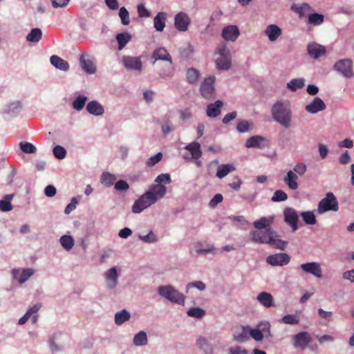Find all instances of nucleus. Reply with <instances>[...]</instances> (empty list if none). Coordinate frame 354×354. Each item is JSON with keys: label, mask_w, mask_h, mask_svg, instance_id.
Masks as SVG:
<instances>
[{"label": "nucleus", "mask_w": 354, "mask_h": 354, "mask_svg": "<svg viewBox=\"0 0 354 354\" xmlns=\"http://www.w3.org/2000/svg\"><path fill=\"white\" fill-rule=\"evenodd\" d=\"M250 124L248 121L242 120L237 124L236 129L240 133L247 132L250 129Z\"/></svg>", "instance_id": "nucleus-57"}, {"label": "nucleus", "mask_w": 354, "mask_h": 354, "mask_svg": "<svg viewBox=\"0 0 354 354\" xmlns=\"http://www.w3.org/2000/svg\"><path fill=\"white\" fill-rule=\"evenodd\" d=\"M272 232L273 230L271 228H268L263 231L252 230L250 232V234L252 240L254 242L259 243H267Z\"/></svg>", "instance_id": "nucleus-14"}, {"label": "nucleus", "mask_w": 354, "mask_h": 354, "mask_svg": "<svg viewBox=\"0 0 354 354\" xmlns=\"http://www.w3.org/2000/svg\"><path fill=\"white\" fill-rule=\"evenodd\" d=\"M129 186L128 183L123 180H120L115 183V189L118 191H126L129 189Z\"/></svg>", "instance_id": "nucleus-63"}, {"label": "nucleus", "mask_w": 354, "mask_h": 354, "mask_svg": "<svg viewBox=\"0 0 354 354\" xmlns=\"http://www.w3.org/2000/svg\"><path fill=\"white\" fill-rule=\"evenodd\" d=\"M287 242L282 241L278 238L277 234L275 232L273 231L270 237L269 238V240L267 243V244H269L270 246L279 249V250H284L286 247Z\"/></svg>", "instance_id": "nucleus-29"}, {"label": "nucleus", "mask_w": 354, "mask_h": 354, "mask_svg": "<svg viewBox=\"0 0 354 354\" xmlns=\"http://www.w3.org/2000/svg\"><path fill=\"white\" fill-rule=\"evenodd\" d=\"M149 192H153V194L157 197V199L158 198H162L167 192V188L165 186L162 185H154L151 187V190Z\"/></svg>", "instance_id": "nucleus-44"}, {"label": "nucleus", "mask_w": 354, "mask_h": 354, "mask_svg": "<svg viewBox=\"0 0 354 354\" xmlns=\"http://www.w3.org/2000/svg\"><path fill=\"white\" fill-rule=\"evenodd\" d=\"M156 201L157 197L153 194V192H147L134 202L132 206V212L135 214H139Z\"/></svg>", "instance_id": "nucleus-3"}, {"label": "nucleus", "mask_w": 354, "mask_h": 354, "mask_svg": "<svg viewBox=\"0 0 354 354\" xmlns=\"http://www.w3.org/2000/svg\"><path fill=\"white\" fill-rule=\"evenodd\" d=\"M200 77V73L198 70L194 68H189L186 72L187 82L192 84H196L198 82Z\"/></svg>", "instance_id": "nucleus-37"}, {"label": "nucleus", "mask_w": 354, "mask_h": 354, "mask_svg": "<svg viewBox=\"0 0 354 354\" xmlns=\"http://www.w3.org/2000/svg\"><path fill=\"white\" fill-rule=\"evenodd\" d=\"M270 324L268 323L261 324L257 328H250V336L256 341H261L263 338V331L267 328L269 329Z\"/></svg>", "instance_id": "nucleus-26"}, {"label": "nucleus", "mask_w": 354, "mask_h": 354, "mask_svg": "<svg viewBox=\"0 0 354 354\" xmlns=\"http://www.w3.org/2000/svg\"><path fill=\"white\" fill-rule=\"evenodd\" d=\"M310 335L306 331L300 332L292 338V344L297 348L304 349L311 342Z\"/></svg>", "instance_id": "nucleus-10"}, {"label": "nucleus", "mask_w": 354, "mask_h": 354, "mask_svg": "<svg viewBox=\"0 0 354 354\" xmlns=\"http://www.w3.org/2000/svg\"><path fill=\"white\" fill-rule=\"evenodd\" d=\"M326 109V104L319 97H315L310 104L306 106V110L310 113H316Z\"/></svg>", "instance_id": "nucleus-20"}, {"label": "nucleus", "mask_w": 354, "mask_h": 354, "mask_svg": "<svg viewBox=\"0 0 354 354\" xmlns=\"http://www.w3.org/2000/svg\"><path fill=\"white\" fill-rule=\"evenodd\" d=\"M138 13L140 17H149L151 15L150 11L142 3L138 6Z\"/></svg>", "instance_id": "nucleus-59"}, {"label": "nucleus", "mask_w": 354, "mask_h": 354, "mask_svg": "<svg viewBox=\"0 0 354 354\" xmlns=\"http://www.w3.org/2000/svg\"><path fill=\"white\" fill-rule=\"evenodd\" d=\"M104 277L106 281V285L109 288H113L116 286L118 283V274L117 272L116 268L113 267L108 270L105 274Z\"/></svg>", "instance_id": "nucleus-21"}, {"label": "nucleus", "mask_w": 354, "mask_h": 354, "mask_svg": "<svg viewBox=\"0 0 354 354\" xmlns=\"http://www.w3.org/2000/svg\"><path fill=\"white\" fill-rule=\"evenodd\" d=\"M151 59H153V64H154L155 62L158 60L168 61L169 64L167 67V69L165 70L163 73H160L159 75L160 77L164 78L171 75L170 68L172 64L171 57L165 48L160 47L154 50L151 55Z\"/></svg>", "instance_id": "nucleus-5"}, {"label": "nucleus", "mask_w": 354, "mask_h": 354, "mask_svg": "<svg viewBox=\"0 0 354 354\" xmlns=\"http://www.w3.org/2000/svg\"><path fill=\"white\" fill-rule=\"evenodd\" d=\"M272 118L284 128H289L291 125L292 114L290 104L288 102L279 101L276 102L271 109Z\"/></svg>", "instance_id": "nucleus-1"}, {"label": "nucleus", "mask_w": 354, "mask_h": 354, "mask_svg": "<svg viewBox=\"0 0 354 354\" xmlns=\"http://www.w3.org/2000/svg\"><path fill=\"white\" fill-rule=\"evenodd\" d=\"M53 154L58 159H63L66 155V149L59 145H57L53 148Z\"/></svg>", "instance_id": "nucleus-54"}, {"label": "nucleus", "mask_w": 354, "mask_h": 354, "mask_svg": "<svg viewBox=\"0 0 354 354\" xmlns=\"http://www.w3.org/2000/svg\"><path fill=\"white\" fill-rule=\"evenodd\" d=\"M334 68L346 77H351L353 75L352 61L351 59H345L339 60L335 63Z\"/></svg>", "instance_id": "nucleus-11"}, {"label": "nucleus", "mask_w": 354, "mask_h": 354, "mask_svg": "<svg viewBox=\"0 0 354 354\" xmlns=\"http://www.w3.org/2000/svg\"><path fill=\"white\" fill-rule=\"evenodd\" d=\"M284 218L286 223L290 225L293 231H296L298 228V214L295 209L291 207H287L283 211Z\"/></svg>", "instance_id": "nucleus-17"}, {"label": "nucleus", "mask_w": 354, "mask_h": 354, "mask_svg": "<svg viewBox=\"0 0 354 354\" xmlns=\"http://www.w3.org/2000/svg\"><path fill=\"white\" fill-rule=\"evenodd\" d=\"M13 194H7L4 196L3 200L0 201V210L2 212H9L12 209L11 201L13 198Z\"/></svg>", "instance_id": "nucleus-38"}, {"label": "nucleus", "mask_w": 354, "mask_h": 354, "mask_svg": "<svg viewBox=\"0 0 354 354\" xmlns=\"http://www.w3.org/2000/svg\"><path fill=\"white\" fill-rule=\"evenodd\" d=\"M87 100V97L84 95H79L73 102V107L74 109L77 111H81Z\"/></svg>", "instance_id": "nucleus-50"}, {"label": "nucleus", "mask_w": 354, "mask_h": 354, "mask_svg": "<svg viewBox=\"0 0 354 354\" xmlns=\"http://www.w3.org/2000/svg\"><path fill=\"white\" fill-rule=\"evenodd\" d=\"M338 208L337 198L332 192H328L326 197L319 202L317 211L319 214H323L328 211L337 212Z\"/></svg>", "instance_id": "nucleus-6"}, {"label": "nucleus", "mask_w": 354, "mask_h": 354, "mask_svg": "<svg viewBox=\"0 0 354 354\" xmlns=\"http://www.w3.org/2000/svg\"><path fill=\"white\" fill-rule=\"evenodd\" d=\"M50 62L54 67L61 71H67L70 68L69 64L57 55H52Z\"/></svg>", "instance_id": "nucleus-27"}, {"label": "nucleus", "mask_w": 354, "mask_h": 354, "mask_svg": "<svg viewBox=\"0 0 354 354\" xmlns=\"http://www.w3.org/2000/svg\"><path fill=\"white\" fill-rule=\"evenodd\" d=\"M215 77L214 76H209L205 78L202 83L200 91L202 96L207 100L212 98L214 95V84Z\"/></svg>", "instance_id": "nucleus-8"}, {"label": "nucleus", "mask_w": 354, "mask_h": 354, "mask_svg": "<svg viewBox=\"0 0 354 354\" xmlns=\"http://www.w3.org/2000/svg\"><path fill=\"white\" fill-rule=\"evenodd\" d=\"M162 157V153L159 152L157 154H156L155 156H153L150 157L149 158H148L147 160L146 161V165L150 167H153L161 160Z\"/></svg>", "instance_id": "nucleus-55"}, {"label": "nucleus", "mask_w": 354, "mask_h": 354, "mask_svg": "<svg viewBox=\"0 0 354 354\" xmlns=\"http://www.w3.org/2000/svg\"><path fill=\"white\" fill-rule=\"evenodd\" d=\"M274 217L273 216L268 217H261L259 220L254 221L253 225L258 230H266L270 228V225L274 222Z\"/></svg>", "instance_id": "nucleus-30"}, {"label": "nucleus", "mask_w": 354, "mask_h": 354, "mask_svg": "<svg viewBox=\"0 0 354 354\" xmlns=\"http://www.w3.org/2000/svg\"><path fill=\"white\" fill-rule=\"evenodd\" d=\"M300 215L306 224L314 225L316 223V218L313 212H304Z\"/></svg>", "instance_id": "nucleus-48"}, {"label": "nucleus", "mask_w": 354, "mask_h": 354, "mask_svg": "<svg viewBox=\"0 0 354 354\" xmlns=\"http://www.w3.org/2000/svg\"><path fill=\"white\" fill-rule=\"evenodd\" d=\"M223 197L221 194H216L209 201V205L211 207H215L218 203L223 201Z\"/></svg>", "instance_id": "nucleus-64"}, {"label": "nucleus", "mask_w": 354, "mask_h": 354, "mask_svg": "<svg viewBox=\"0 0 354 354\" xmlns=\"http://www.w3.org/2000/svg\"><path fill=\"white\" fill-rule=\"evenodd\" d=\"M130 317V313L126 310H122L115 313V322L117 325H121L124 322L128 321Z\"/></svg>", "instance_id": "nucleus-39"}, {"label": "nucleus", "mask_w": 354, "mask_h": 354, "mask_svg": "<svg viewBox=\"0 0 354 354\" xmlns=\"http://www.w3.org/2000/svg\"><path fill=\"white\" fill-rule=\"evenodd\" d=\"M119 15L124 25H128L129 24V12L125 8L122 7L120 9Z\"/></svg>", "instance_id": "nucleus-58"}, {"label": "nucleus", "mask_w": 354, "mask_h": 354, "mask_svg": "<svg viewBox=\"0 0 354 354\" xmlns=\"http://www.w3.org/2000/svg\"><path fill=\"white\" fill-rule=\"evenodd\" d=\"M155 181L160 185V183L165 182V183L169 184L171 183V178L169 174H162L158 175Z\"/></svg>", "instance_id": "nucleus-61"}, {"label": "nucleus", "mask_w": 354, "mask_h": 354, "mask_svg": "<svg viewBox=\"0 0 354 354\" xmlns=\"http://www.w3.org/2000/svg\"><path fill=\"white\" fill-rule=\"evenodd\" d=\"M133 344L137 346H145L147 344V336L145 332L140 331L133 337Z\"/></svg>", "instance_id": "nucleus-41"}, {"label": "nucleus", "mask_w": 354, "mask_h": 354, "mask_svg": "<svg viewBox=\"0 0 354 354\" xmlns=\"http://www.w3.org/2000/svg\"><path fill=\"white\" fill-rule=\"evenodd\" d=\"M87 111L94 115H101L104 113V107L97 101H91L86 105Z\"/></svg>", "instance_id": "nucleus-32"}, {"label": "nucleus", "mask_w": 354, "mask_h": 354, "mask_svg": "<svg viewBox=\"0 0 354 354\" xmlns=\"http://www.w3.org/2000/svg\"><path fill=\"white\" fill-rule=\"evenodd\" d=\"M185 149L190 153V156L185 153L183 158L185 160L195 159L198 160L202 156L201 145L197 142H192L185 147Z\"/></svg>", "instance_id": "nucleus-13"}, {"label": "nucleus", "mask_w": 354, "mask_h": 354, "mask_svg": "<svg viewBox=\"0 0 354 354\" xmlns=\"http://www.w3.org/2000/svg\"><path fill=\"white\" fill-rule=\"evenodd\" d=\"M308 24L319 26L324 21V15L318 13L310 14L308 16Z\"/></svg>", "instance_id": "nucleus-49"}, {"label": "nucleus", "mask_w": 354, "mask_h": 354, "mask_svg": "<svg viewBox=\"0 0 354 354\" xmlns=\"http://www.w3.org/2000/svg\"><path fill=\"white\" fill-rule=\"evenodd\" d=\"M265 33L271 41H274L281 35V30L277 25H269L266 28Z\"/></svg>", "instance_id": "nucleus-33"}, {"label": "nucleus", "mask_w": 354, "mask_h": 354, "mask_svg": "<svg viewBox=\"0 0 354 354\" xmlns=\"http://www.w3.org/2000/svg\"><path fill=\"white\" fill-rule=\"evenodd\" d=\"M304 80L301 78L293 79L288 83L287 87L292 91H295L299 88L304 87Z\"/></svg>", "instance_id": "nucleus-46"}, {"label": "nucleus", "mask_w": 354, "mask_h": 354, "mask_svg": "<svg viewBox=\"0 0 354 354\" xmlns=\"http://www.w3.org/2000/svg\"><path fill=\"white\" fill-rule=\"evenodd\" d=\"M33 274L34 271L31 268L23 270L21 274L19 269L12 270V275L14 279H18L19 283L21 284L26 281Z\"/></svg>", "instance_id": "nucleus-23"}, {"label": "nucleus", "mask_w": 354, "mask_h": 354, "mask_svg": "<svg viewBox=\"0 0 354 354\" xmlns=\"http://www.w3.org/2000/svg\"><path fill=\"white\" fill-rule=\"evenodd\" d=\"M187 315L189 316V317H196V318H202L205 315V311L201 308H191L188 311H187Z\"/></svg>", "instance_id": "nucleus-51"}, {"label": "nucleus", "mask_w": 354, "mask_h": 354, "mask_svg": "<svg viewBox=\"0 0 354 354\" xmlns=\"http://www.w3.org/2000/svg\"><path fill=\"white\" fill-rule=\"evenodd\" d=\"M42 37V32L38 28H32L26 36V39L31 42H38Z\"/></svg>", "instance_id": "nucleus-40"}, {"label": "nucleus", "mask_w": 354, "mask_h": 354, "mask_svg": "<svg viewBox=\"0 0 354 354\" xmlns=\"http://www.w3.org/2000/svg\"><path fill=\"white\" fill-rule=\"evenodd\" d=\"M115 180V176L108 172H104L101 176V183L106 187L113 185Z\"/></svg>", "instance_id": "nucleus-45"}, {"label": "nucleus", "mask_w": 354, "mask_h": 354, "mask_svg": "<svg viewBox=\"0 0 354 354\" xmlns=\"http://www.w3.org/2000/svg\"><path fill=\"white\" fill-rule=\"evenodd\" d=\"M190 24L191 19L185 12H180L175 16L174 26L178 31H187Z\"/></svg>", "instance_id": "nucleus-12"}, {"label": "nucleus", "mask_w": 354, "mask_h": 354, "mask_svg": "<svg viewBox=\"0 0 354 354\" xmlns=\"http://www.w3.org/2000/svg\"><path fill=\"white\" fill-rule=\"evenodd\" d=\"M139 239L146 243H154L157 241L156 235L153 234V232H150L146 236H140Z\"/></svg>", "instance_id": "nucleus-62"}, {"label": "nucleus", "mask_w": 354, "mask_h": 354, "mask_svg": "<svg viewBox=\"0 0 354 354\" xmlns=\"http://www.w3.org/2000/svg\"><path fill=\"white\" fill-rule=\"evenodd\" d=\"M258 301L266 308L274 306V301L270 293L266 292H260L257 297Z\"/></svg>", "instance_id": "nucleus-25"}, {"label": "nucleus", "mask_w": 354, "mask_h": 354, "mask_svg": "<svg viewBox=\"0 0 354 354\" xmlns=\"http://www.w3.org/2000/svg\"><path fill=\"white\" fill-rule=\"evenodd\" d=\"M62 246L66 250H71L74 245V240L71 236L64 235L59 239Z\"/></svg>", "instance_id": "nucleus-43"}, {"label": "nucleus", "mask_w": 354, "mask_h": 354, "mask_svg": "<svg viewBox=\"0 0 354 354\" xmlns=\"http://www.w3.org/2000/svg\"><path fill=\"white\" fill-rule=\"evenodd\" d=\"M80 64L83 71L88 74H93L96 72L94 57L88 53L84 52L80 55Z\"/></svg>", "instance_id": "nucleus-7"}, {"label": "nucleus", "mask_w": 354, "mask_h": 354, "mask_svg": "<svg viewBox=\"0 0 354 354\" xmlns=\"http://www.w3.org/2000/svg\"><path fill=\"white\" fill-rule=\"evenodd\" d=\"M281 321L287 324H297L299 323V319L295 315H286L282 317Z\"/></svg>", "instance_id": "nucleus-56"}, {"label": "nucleus", "mask_w": 354, "mask_h": 354, "mask_svg": "<svg viewBox=\"0 0 354 354\" xmlns=\"http://www.w3.org/2000/svg\"><path fill=\"white\" fill-rule=\"evenodd\" d=\"M293 171L300 176L304 175L306 171V165L304 163H297L294 167Z\"/></svg>", "instance_id": "nucleus-60"}, {"label": "nucleus", "mask_w": 354, "mask_h": 354, "mask_svg": "<svg viewBox=\"0 0 354 354\" xmlns=\"http://www.w3.org/2000/svg\"><path fill=\"white\" fill-rule=\"evenodd\" d=\"M216 54L218 57L215 62L218 69L227 71L232 66V56L230 50L224 43L216 47Z\"/></svg>", "instance_id": "nucleus-2"}, {"label": "nucleus", "mask_w": 354, "mask_h": 354, "mask_svg": "<svg viewBox=\"0 0 354 354\" xmlns=\"http://www.w3.org/2000/svg\"><path fill=\"white\" fill-rule=\"evenodd\" d=\"M19 147L21 151L26 153H33L36 152V147L31 143L28 142H21Z\"/></svg>", "instance_id": "nucleus-52"}, {"label": "nucleus", "mask_w": 354, "mask_h": 354, "mask_svg": "<svg viewBox=\"0 0 354 354\" xmlns=\"http://www.w3.org/2000/svg\"><path fill=\"white\" fill-rule=\"evenodd\" d=\"M308 53L311 57L317 59L326 53V48L320 44L311 43L308 46Z\"/></svg>", "instance_id": "nucleus-22"}, {"label": "nucleus", "mask_w": 354, "mask_h": 354, "mask_svg": "<svg viewBox=\"0 0 354 354\" xmlns=\"http://www.w3.org/2000/svg\"><path fill=\"white\" fill-rule=\"evenodd\" d=\"M297 180L298 176L292 170L288 171L287 175L285 176L283 179L285 183L288 185V187L292 190L297 189L299 187Z\"/></svg>", "instance_id": "nucleus-28"}, {"label": "nucleus", "mask_w": 354, "mask_h": 354, "mask_svg": "<svg viewBox=\"0 0 354 354\" xmlns=\"http://www.w3.org/2000/svg\"><path fill=\"white\" fill-rule=\"evenodd\" d=\"M223 103L221 100H217L214 103L207 105L206 113L209 118H216L220 115Z\"/></svg>", "instance_id": "nucleus-24"}, {"label": "nucleus", "mask_w": 354, "mask_h": 354, "mask_svg": "<svg viewBox=\"0 0 354 354\" xmlns=\"http://www.w3.org/2000/svg\"><path fill=\"white\" fill-rule=\"evenodd\" d=\"M122 63L127 70L138 71L142 69V64L140 57L124 56L122 57Z\"/></svg>", "instance_id": "nucleus-16"}, {"label": "nucleus", "mask_w": 354, "mask_h": 354, "mask_svg": "<svg viewBox=\"0 0 354 354\" xmlns=\"http://www.w3.org/2000/svg\"><path fill=\"white\" fill-rule=\"evenodd\" d=\"M250 327L249 326H241L240 328V332H236L234 334V339L238 342H244L249 339L250 336Z\"/></svg>", "instance_id": "nucleus-34"}, {"label": "nucleus", "mask_w": 354, "mask_h": 354, "mask_svg": "<svg viewBox=\"0 0 354 354\" xmlns=\"http://www.w3.org/2000/svg\"><path fill=\"white\" fill-rule=\"evenodd\" d=\"M240 35L238 27L235 25L225 26L222 30V37L225 40L234 41Z\"/></svg>", "instance_id": "nucleus-18"}, {"label": "nucleus", "mask_w": 354, "mask_h": 354, "mask_svg": "<svg viewBox=\"0 0 354 354\" xmlns=\"http://www.w3.org/2000/svg\"><path fill=\"white\" fill-rule=\"evenodd\" d=\"M291 10L297 13L299 17H303L310 10V6L306 3L300 5L292 4Z\"/></svg>", "instance_id": "nucleus-35"}, {"label": "nucleus", "mask_w": 354, "mask_h": 354, "mask_svg": "<svg viewBox=\"0 0 354 354\" xmlns=\"http://www.w3.org/2000/svg\"><path fill=\"white\" fill-rule=\"evenodd\" d=\"M197 346L202 349L205 353L209 354L212 352V348L208 344L205 338L200 337L196 341Z\"/></svg>", "instance_id": "nucleus-47"}, {"label": "nucleus", "mask_w": 354, "mask_h": 354, "mask_svg": "<svg viewBox=\"0 0 354 354\" xmlns=\"http://www.w3.org/2000/svg\"><path fill=\"white\" fill-rule=\"evenodd\" d=\"M290 261V257L286 253H277L269 255L266 258V262L272 266H283Z\"/></svg>", "instance_id": "nucleus-9"}, {"label": "nucleus", "mask_w": 354, "mask_h": 354, "mask_svg": "<svg viewBox=\"0 0 354 354\" xmlns=\"http://www.w3.org/2000/svg\"><path fill=\"white\" fill-rule=\"evenodd\" d=\"M268 145V140L261 136H253L249 138L245 142L247 148H263Z\"/></svg>", "instance_id": "nucleus-19"}, {"label": "nucleus", "mask_w": 354, "mask_h": 354, "mask_svg": "<svg viewBox=\"0 0 354 354\" xmlns=\"http://www.w3.org/2000/svg\"><path fill=\"white\" fill-rule=\"evenodd\" d=\"M167 14L163 12H158L153 19L155 29L158 32H162L165 27Z\"/></svg>", "instance_id": "nucleus-31"}, {"label": "nucleus", "mask_w": 354, "mask_h": 354, "mask_svg": "<svg viewBox=\"0 0 354 354\" xmlns=\"http://www.w3.org/2000/svg\"><path fill=\"white\" fill-rule=\"evenodd\" d=\"M235 167L232 164H224L218 167L216 171V176L218 178H223L229 173L235 171Z\"/></svg>", "instance_id": "nucleus-36"}, {"label": "nucleus", "mask_w": 354, "mask_h": 354, "mask_svg": "<svg viewBox=\"0 0 354 354\" xmlns=\"http://www.w3.org/2000/svg\"><path fill=\"white\" fill-rule=\"evenodd\" d=\"M131 36L128 33H119L116 36L118 42V49L122 50L131 40Z\"/></svg>", "instance_id": "nucleus-42"}, {"label": "nucleus", "mask_w": 354, "mask_h": 354, "mask_svg": "<svg viewBox=\"0 0 354 354\" xmlns=\"http://www.w3.org/2000/svg\"><path fill=\"white\" fill-rule=\"evenodd\" d=\"M158 293L171 302L182 305L185 303V296L171 286H160L158 288Z\"/></svg>", "instance_id": "nucleus-4"}, {"label": "nucleus", "mask_w": 354, "mask_h": 354, "mask_svg": "<svg viewBox=\"0 0 354 354\" xmlns=\"http://www.w3.org/2000/svg\"><path fill=\"white\" fill-rule=\"evenodd\" d=\"M300 268L306 273H309L317 278L322 277V270L321 266L317 262H309L300 265Z\"/></svg>", "instance_id": "nucleus-15"}, {"label": "nucleus", "mask_w": 354, "mask_h": 354, "mask_svg": "<svg viewBox=\"0 0 354 354\" xmlns=\"http://www.w3.org/2000/svg\"><path fill=\"white\" fill-rule=\"evenodd\" d=\"M288 198L287 194L282 190H277L274 192L272 201L274 202L284 201Z\"/></svg>", "instance_id": "nucleus-53"}]
</instances>
